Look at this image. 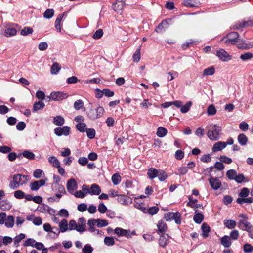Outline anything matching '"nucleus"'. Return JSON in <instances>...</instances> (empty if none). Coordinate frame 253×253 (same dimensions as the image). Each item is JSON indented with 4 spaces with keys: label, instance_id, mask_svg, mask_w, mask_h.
Returning a JSON list of instances; mask_svg holds the SVG:
<instances>
[{
    "label": "nucleus",
    "instance_id": "393cba45",
    "mask_svg": "<svg viewBox=\"0 0 253 253\" xmlns=\"http://www.w3.org/2000/svg\"><path fill=\"white\" fill-rule=\"evenodd\" d=\"M221 244L225 248H228L231 245V238L229 236L225 235L221 239Z\"/></svg>",
    "mask_w": 253,
    "mask_h": 253
},
{
    "label": "nucleus",
    "instance_id": "c85d7f7f",
    "mask_svg": "<svg viewBox=\"0 0 253 253\" xmlns=\"http://www.w3.org/2000/svg\"><path fill=\"white\" fill-rule=\"evenodd\" d=\"M53 122L56 126H62L65 123V120L61 116H56L54 118Z\"/></svg>",
    "mask_w": 253,
    "mask_h": 253
},
{
    "label": "nucleus",
    "instance_id": "5fc2aeb1",
    "mask_svg": "<svg viewBox=\"0 0 253 253\" xmlns=\"http://www.w3.org/2000/svg\"><path fill=\"white\" fill-rule=\"evenodd\" d=\"M33 32L32 28L29 27H25L21 30V34L23 36H26L32 34Z\"/></svg>",
    "mask_w": 253,
    "mask_h": 253
},
{
    "label": "nucleus",
    "instance_id": "412c9836",
    "mask_svg": "<svg viewBox=\"0 0 253 253\" xmlns=\"http://www.w3.org/2000/svg\"><path fill=\"white\" fill-rule=\"evenodd\" d=\"M101 192L100 186L96 184H93L90 188V194L91 195H98Z\"/></svg>",
    "mask_w": 253,
    "mask_h": 253
},
{
    "label": "nucleus",
    "instance_id": "09e8293b",
    "mask_svg": "<svg viewBox=\"0 0 253 253\" xmlns=\"http://www.w3.org/2000/svg\"><path fill=\"white\" fill-rule=\"evenodd\" d=\"M121 177L119 173H115L112 176V181L115 185H118L121 181Z\"/></svg>",
    "mask_w": 253,
    "mask_h": 253
},
{
    "label": "nucleus",
    "instance_id": "9d476101",
    "mask_svg": "<svg viewBox=\"0 0 253 253\" xmlns=\"http://www.w3.org/2000/svg\"><path fill=\"white\" fill-rule=\"evenodd\" d=\"M208 180L211 187L213 190H217L221 186V182L218 178L211 177Z\"/></svg>",
    "mask_w": 253,
    "mask_h": 253
},
{
    "label": "nucleus",
    "instance_id": "2eb2a0df",
    "mask_svg": "<svg viewBox=\"0 0 253 253\" xmlns=\"http://www.w3.org/2000/svg\"><path fill=\"white\" fill-rule=\"evenodd\" d=\"M77 187V183L74 179L72 178L67 181V189L71 194H73V191L76 190Z\"/></svg>",
    "mask_w": 253,
    "mask_h": 253
},
{
    "label": "nucleus",
    "instance_id": "37998d69",
    "mask_svg": "<svg viewBox=\"0 0 253 253\" xmlns=\"http://www.w3.org/2000/svg\"><path fill=\"white\" fill-rule=\"evenodd\" d=\"M215 72L214 68L212 66L206 68L203 71V76L212 75Z\"/></svg>",
    "mask_w": 253,
    "mask_h": 253
},
{
    "label": "nucleus",
    "instance_id": "e433bc0d",
    "mask_svg": "<svg viewBox=\"0 0 253 253\" xmlns=\"http://www.w3.org/2000/svg\"><path fill=\"white\" fill-rule=\"evenodd\" d=\"M61 67L60 65L57 63H54L51 67L50 72L51 74H56L60 71Z\"/></svg>",
    "mask_w": 253,
    "mask_h": 253
},
{
    "label": "nucleus",
    "instance_id": "f257e3e1",
    "mask_svg": "<svg viewBox=\"0 0 253 253\" xmlns=\"http://www.w3.org/2000/svg\"><path fill=\"white\" fill-rule=\"evenodd\" d=\"M27 176L21 174L14 175L12 177L13 180L9 183V187L12 189L18 188L20 185H23L27 183Z\"/></svg>",
    "mask_w": 253,
    "mask_h": 253
},
{
    "label": "nucleus",
    "instance_id": "4468645a",
    "mask_svg": "<svg viewBox=\"0 0 253 253\" xmlns=\"http://www.w3.org/2000/svg\"><path fill=\"white\" fill-rule=\"evenodd\" d=\"M86 230V220L84 217H81L78 219L77 224L76 231L79 232H84Z\"/></svg>",
    "mask_w": 253,
    "mask_h": 253
},
{
    "label": "nucleus",
    "instance_id": "7c9ffc66",
    "mask_svg": "<svg viewBox=\"0 0 253 253\" xmlns=\"http://www.w3.org/2000/svg\"><path fill=\"white\" fill-rule=\"evenodd\" d=\"M64 14H65V13L59 14L55 20V27L56 29L58 31H59V32H60V31H61V26H60L61 21L64 15Z\"/></svg>",
    "mask_w": 253,
    "mask_h": 253
},
{
    "label": "nucleus",
    "instance_id": "864d4df0",
    "mask_svg": "<svg viewBox=\"0 0 253 253\" xmlns=\"http://www.w3.org/2000/svg\"><path fill=\"white\" fill-rule=\"evenodd\" d=\"M84 102L81 99L77 100L74 103V107L76 110H79L81 109H82L84 107Z\"/></svg>",
    "mask_w": 253,
    "mask_h": 253
},
{
    "label": "nucleus",
    "instance_id": "0eeeda50",
    "mask_svg": "<svg viewBox=\"0 0 253 253\" xmlns=\"http://www.w3.org/2000/svg\"><path fill=\"white\" fill-rule=\"evenodd\" d=\"M54 133L58 136L62 135L68 136L70 133V128L68 126H64L63 127H57L54 130Z\"/></svg>",
    "mask_w": 253,
    "mask_h": 253
},
{
    "label": "nucleus",
    "instance_id": "6ab92c4d",
    "mask_svg": "<svg viewBox=\"0 0 253 253\" xmlns=\"http://www.w3.org/2000/svg\"><path fill=\"white\" fill-rule=\"evenodd\" d=\"M226 147L225 142L219 141L215 143L212 148L213 152L219 151L223 149Z\"/></svg>",
    "mask_w": 253,
    "mask_h": 253
},
{
    "label": "nucleus",
    "instance_id": "49530a36",
    "mask_svg": "<svg viewBox=\"0 0 253 253\" xmlns=\"http://www.w3.org/2000/svg\"><path fill=\"white\" fill-rule=\"evenodd\" d=\"M104 244L107 246H112L115 244L114 239L112 237L106 236L104 239Z\"/></svg>",
    "mask_w": 253,
    "mask_h": 253
},
{
    "label": "nucleus",
    "instance_id": "680f3d73",
    "mask_svg": "<svg viewBox=\"0 0 253 253\" xmlns=\"http://www.w3.org/2000/svg\"><path fill=\"white\" fill-rule=\"evenodd\" d=\"M16 30L14 28H9L5 30V35L7 37L14 36L16 34Z\"/></svg>",
    "mask_w": 253,
    "mask_h": 253
},
{
    "label": "nucleus",
    "instance_id": "e2e57ef3",
    "mask_svg": "<svg viewBox=\"0 0 253 253\" xmlns=\"http://www.w3.org/2000/svg\"><path fill=\"white\" fill-rule=\"evenodd\" d=\"M216 113V109L213 105H209L207 108V113L209 115H213Z\"/></svg>",
    "mask_w": 253,
    "mask_h": 253
},
{
    "label": "nucleus",
    "instance_id": "39448f33",
    "mask_svg": "<svg viewBox=\"0 0 253 253\" xmlns=\"http://www.w3.org/2000/svg\"><path fill=\"white\" fill-rule=\"evenodd\" d=\"M253 25V19H249L247 21L243 20L238 21L237 23L233 25L232 28L234 30H239L240 29L252 26Z\"/></svg>",
    "mask_w": 253,
    "mask_h": 253
},
{
    "label": "nucleus",
    "instance_id": "aec40b11",
    "mask_svg": "<svg viewBox=\"0 0 253 253\" xmlns=\"http://www.w3.org/2000/svg\"><path fill=\"white\" fill-rule=\"evenodd\" d=\"M11 203L7 200H4L0 202V208L2 211H8L11 209Z\"/></svg>",
    "mask_w": 253,
    "mask_h": 253
},
{
    "label": "nucleus",
    "instance_id": "603ef678",
    "mask_svg": "<svg viewBox=\"0 0 253 253\" xmlns=\"http://www.w3.org/2000/svg\"><path fill=\"white\" fill-rule=\"evenodd\" d=\"M250 193L249 190L248 188L244 187L241 190V192L239 193V196L241 197V198H246L248 196Z\"/></svg>",
    "mask_w": 253,
    "mask_h": 253
},
{
    "label": "nucleus",
    "instance_id": "f8f14e48",
    "mask_svg": "<svg viewBox=\"0 0 253 253\" xmlns=\"http://www.w3.org/2000/svg\"><path fill=\"white\" fill-rule=\"evenodd\" d=\"M118 202L122 205H128L132 202V199L125 195H119L117 197Z\"/></svg>",
    "mask_w": 253,
    "mask_h": 253
},
{
    "label": "nucleus",
    "instance_id": "f704fd0d",
    "mask_svg": "<svg viewBox=\"0 0 253 253\" xmlns=\"http://www.w3.org/2000/svg\"><path fill=\"white\" fill-rule=\"evenodd\" d=\"M224 225L229 229L234 228L236 225V222L235 220L229 219L224 221Z\"/></svg>",
    "mask_w": 253,
    "mask_h": 253
},
{
    "label": "nucleus",
    "instance_id": "9b49d317",
    "mask_svg": "<svg viewBox=\"0 0 253 253\" xmlns=\"http://www.w3.org/2000/svg\"><path fill=\"white\" fill-rule=\"evenodd\" d=\"M169 236L168 234H162L159 239V245L165 248L169 242Z\"/></svg>",
    "mask_w": 253,
    "mask_h": 253
},
{
    "label": "nucleus",
    "instance_id": "cd10ccee",
    "mask_svg": "<svg viewBox=\"0 0 253 253\" xmlns=\"http://www.w3.org/2000/svg\"><path fill=\"white\" fill-rule=\"evenodd\" d=\"M97 219H90L87 221V225L89 226L88 231L90 232H95L96 229L94 226L96 224Z\"/></svg>",
    "mask_w": 253,
    "mask_h": 253
},
{
    "label": "nucleus",
    "instance_id": "3c124183",
    "mask_svg": "<svg viewBox=\"0 0 253 253\" xmlns=\"http://www.w3.org/2000/svg\"><path fill=\"white\" fill-rule=\"evenodd\" d=\"M36 243L37 242L34 239L28 238L24 242L23 246L25 247L31 246L32 247H35V245L36 244Z\"/></svg>",
    "mask_w": 253,
    "mask_h": 253
},
{
    "label": "nucleus",
    "instance_id": "ea45409f",
    "mask_svg": "<svg viewBox=\"0 0 253 253\" xmlns=\"http://www.w3.org/2000/svg\"><path fill=\"white\" fill-rule=\"evenodd\" d=\"M22 155L23 157L29 160L34 159L35 156L32 152L27 150H24L22 153Z\"/></svg>",
    "mask_w": 253,
    "mask_h": 253
},
{
    "label": "nucleus",
    "instance_id": "1a4fd4ad",
    "mask_svg": "<svg viewBox=\"0 0 253 253\" xmlns=\"http://www.w3.org/2000/svg\"><path fill=\"white\" fill-rule=\"evenodd\" d=\"M216 55L224 62H227L231 59V56L223 49L217 51Z\"/></svg>",
    "mask_w": 253,
    "mask_h": 253
},
{
    "label": "nucleus",
    "instance_id": "72a5a7b5",
    "mask_svg": "<svg viewBox=\"0 0 253 253\" xmlns=\"http://www.w3.org/2000/svg\"><path fill=\"white\" fill-rule=\"evenodd\" d=\"M236 202L238 204H240V205H242L244 203L251 204L253 202V198L252 197L244 198H238L236 200Z\"/></svg>",
    "mask_w": 253,
    "mask_h": 253
},
{
    "label": "nucleus",
    "instance_id": "a19ab883",
    "mask_svg": "<svg viewBox=\"0 0 253 253\" xmlns=\"http://www.w3.org/2000/svg\"><path fill=\"white\" fill-rule=\"evenodd\" d=\"M192 102L191 101L187 102L184 105L182 104V107L180 108V111L182 113H186L188 112L192 106Z\"/></svg>",
    "mask_w": 253,
    "mask_h": 253
},
{
    "label": "nucleus",
    "instance_id": "a18cd8bd",
    "mask_svg": "<svg viewBox=\"0 0 253 253\" xmlns=\"http://www.w3.org/2000/svg\"><path fill=\"white\" fill-rule=\"evenodd\" d=\"M86 125L84 123H78L76 125V129L81 132H84L86 130Z\"/></svg>",
    "mask_w": 253,
    "mask_h": 253
},
{
    "label": "nucleus",
    "instance_id": "a878e982",
    "mask_svg": "<svg viewBox=\"0 0 253 253\" xmlns=\"http://www.w3.org/2000/svg\"><path fill=\"white\" fill-rule=\"evenodd\" d=\"M59 226L60 228V230L61 232H65L67 230H69V228L68 227V221L65 219H62L59 223Z\"/></svg>",
    "mask_w": 253,
    "mask_h": 253
},
{
    "label": "nucleus",
    "instance_id": "20e7f679",
    "mask_svg": "<svg viewBox=\"0 0 253 253\" xmlns=\"http://www.w3.org/2000/svg\"><path fill=\"white\" fill-rule=\"evenodd\" d=\"M221 131V127L217 125H214L211 129L208 131L207 136L211 140H217L219 139Z\"/></svg>",
    "mask_w": 253,
    "mask_h": 253
},
{
    "label": "nucleus",
    "instance_id": "473e14b6",
    "mask_svg": "<svg viewBox=\"0 0 253 253\" xmlns=\"http://www.w3.org/2000/svg\"><path fill=\"white\" fill-rule=\"evenodd\" d=\"M45 106L43 102L41 101L36 102L33 105V112H36L39 110L43 109Z\"/></svg>",
    "mask_w": 253,
    "mask_h": 253
},
{
    "label": "nucleus",
    "instance_id": "a211bd4d",
    "mask_svg": "<svg viewBox=\"0 0 253 253\" xmlns=\"http://www.w3.org/2000/svg\"><path fill=\"white\" fill-rule=\"evenodd\" d=\"M239 228L244 231L249 230V229L252 226V224L248 221L240 219L238 222Z\"/></svg>",
    "mask_w": 253,
    "mask_h": 253
},
{
    "label": "nucleus",
    "instance_id": "8fccbe9b",
    "mask_svg": "<svg viewBox=\"0 0 253 253\" xmlns=\"http://www.w3.org/2000/svg\"><path fill=\"white\" fill-rule=\"evenodd\" d=\"M48 161L54 167H59L58 165L60 164L58 159L53 156H50L48 158Z\"/></svg>",
    "mask_w": 253,
    "mask_h": 253
},
{
    "label": "nucleus",
    "instance_id": "69168bd1",
    "mask_svg": "<svg viewBox=\"0 0 253 253\" xmlns=\"http://www.w3.org/2000/svg\"><path fill=\"white\" fill-rule=\"evenodd\" d=\"M219 160L222 163L230 164L232 162V160L225 155H221L219 158Z\"/></svg>",
    "mask_w": 253,
    "mask_h": 253
},
{
    "label": "nucleus",
    "instance_id": "774afa93",
    "mask_svg": "<svg viewBox=\"0 0 253 253\" xmlns=\"http://www.w3.org/2000/svg\"><path fill=\"white\" fill-rule=\"evenodd\" d=\"M93 250V248L89 244H86L82 250L84 253H92Z\"/></svg>",
    "mask_w": 253,
    "mask_h": 253
},
{
    "label": "nucleus",
    "instance_id": "79ce46f5",
    "mask_svg": "<svg viewBox=\"0 0 253 253\" xmlns=\"http://www.w3.org/2000/svg\"><path fill=\"white\" fill-rule=\"evenodd\" d=\"M237 173L235 169L228 170L226 172V176L230 180H234Z\"/></svg>",
    "mask_w": 253,
    "mask_h": 253
},
{
    "label": "nucleus",
    "instance_id": "4c0bfd02",
    "mask_svg": "<svg viewBox=\"0 0 253 253\" xmlns=\"http://www.w3.org/2000/svg\"><path fill=\"white\" fill-rule=\"evenodd\" d=\"M124 6L125 5L123 4V3H120L119 1L117 0L115 3L113 4L112 5L113 9L117 12H119L120 11L122 10L123 9Z\"/></svg>",
    "mask_w": 253,
    "mask_h": 253
},
{
    "label": "nucleus",
    "instance_id": "052dcab7",
    "mask_svg": "<svg viewBox=\"0 0 253 253\" xmlns=\"http://www.w3.org/2000/svg\"><path fill=\"white\" fill-rule=\"evenodd\" d=\"M253 54L251 52H246L240 55V58L243 61L251 59L253 58Z\"/></svg>",
    "mask_w": 253,
    "mask_h": 253
},
{
    "label": "nucleus",
    "instance_id": "338daca9",
    "mask_svg": "<svg viewBox=\"0 0 253 253\" xmlns=\"http://www.w3.org/2000/svg\"><path fill=\"white\" fill-rule=\"evenodd\" d=\"M183 4L187 7H194L195 6V1L194 0H184Z\"/></svg>",
    "mask_w": 253,
    "mask_h": 253
},
{
    "label": "nucleus",
    "instance_id": "c756f323",
    "mask_svg": "<svg viewBox=\"0 0 253 253\" xmlns=\"http://www.w3.org/2000/svg\"><path fill=\"white\" fill-rule=\"evenodd\" d=\"M248 140L247 137L243 133L240 134L238 136V142L242 146L246 145Z\"/></svg>",
    "mask_w": 253,
    "mask_h": 253
},
{
    "label": "nucleus",
    "instance_id": "ddd939ff",
    "mask_svg": "<svg viewBox=\"0 0 253 253\" xmlns=\"http://www.w3.org/2000/svg\"><path fill=\"white\" fill-rule=\"evenodd\" d=\"M86 230V220L84 217H81L78 219L77 224L76 231L79 232H84Z\"/></svg>",
    "mask_w": 253,
    "mask_h": 253
},
{
    "label": "nucleus",
    "instance_id": "0e129e2a",
    "mask_svg": "<svg viewBox=\"0 0 253 253\" xmlns=\"http://www.w3.org/2000/svg\"><path fill=\"white\" fill-rule=\"evenodd\" d=\"M173 217V220H174L175 223L177 224H180L181 222V214L179 212L174 213V216Z\"/></svg>",
    "mask_w": 253,
    "mask_h": 253
},
{
    "label": "nucleus",
    "instance_id": "6e6d98bb",
    "mask_svg": "<svg viewBox=\"0 0 253 253\" xmlns=\"http://www.w3.org/2000/svg\"><path fill=\"white\" fill-rule=\"evenodd\" d=\"M159 208L157 206L151 207L147 209L146 213H148L150 215H154L158 213Z\"/></svg>",
    "mask_w": 253,
    "mask_h": 253
},
{
    "label": "nucleus",
    "instance_id": "7ed1b4c3",
    "mask_svg": "<svg viewBox=\"0 0 253 253\" xmlns=\"http://www.w3.org/2000/svg\"><path fill=\"white\" fill-rule=\"evenodd\" d=\"M104 112V109L102 107L99 106L96 109L91 108L87 113L88 117L92 120H95L101 117Z\"/></svg>",
    "mask_w": 253,
    "mask_h": 253
},
{
    "label": "nucleus",
    "instance_id": "2f4dec72",
    "mask_svg": "<svg viewBox=\"0 0 253 253\" xmlns=\"http://www.w3.org/2000/svg\"><path fill=\"white\" fill-rule=\"evenodd\" d=\"M141 57V47L138 48L132 56V59L134 62L138 63Z\"/></svg>",
    "mask_w": 253,
    "mask_h": 253
},
{
    "label": "nucleus",
    "instance_id": "b1692460",
    "mask_svg": "<svg viewBox=\"0 0 253 253\" xmlns=\"http://www.w3.org/2000/svg\"><path fill=\"white\" fill-rule=\"evenodd\" d=\"M159 170H158L157 169L153 168H151L149 169L147 172V175L149 178L151 179H153L155 177H157Z\"/></svg>",
    "mask_w": 253,
    "mask_h": 253
},
{
    "label": "nucleus",
    "instance_id": "bf43d9fd",
    "mask_svg": "<svg viewBox=\"0 0 253 253\" xmlns=\"http://www.w3.org/2000/svg\"><path fill=\"white\" fill-rule=\"evenodd\" d=\"M108 225V221L105 219H97L96 225L98 227H103Z\"/></svg>",
    "mask_w": 253,
    "mask_h": 253
},
{
    "label": "nucleus",
    "instance_id": "4be33fe9",
    "mask_svg": "<svg viewBox=\"0 0 253 253\" xmlns=\"http://www.w3.org/2000/svg\"><path fill=\"white\" fill-rule=\"evenodd\" d=\"M168 25V20L165 19L163 20L161 23L159 24V25L156 27L155 29V31L157 33H161L163 32L165 29L167 28V26Z\"/></svg>",
    "mask_w": 253,
    "mask_h": 253
},
{
    "label": "nucleus",
    "instance_id": "13d9d810",
    "mask_svg": "<svg viewBox=\"0 0 253 253\" xmlns=\"http://www.w3.org/2000/svg\"><path fill=\"white\" fill-rule=\"evenodd\" d=\"M157 177H158L159 179L161 181H163L167 178L168 176L165 171L162 170H159Z\"/></svg>",
    "mask_w": 253,
    "mask_h": 253
},
{
    "label": "nucleus",
    "instance_id": "58836bf2",
    "mask_svg": "<svg viewBox=\"0 0 253 253\" xmlns=\"http://www.w3.org/2000/svg\"><path fill=\"white\" fill-rule=\"evenodd\" d=\"M193 220L195 223L200 224L204 220V215L201 213H196Z\"/></svg>",
    "mask_w": 253,
    "mask_h": 253
},
{
    "label": "nucleus",
    "instance_id": "c03bdc74",
    "mask_svg": "<svg viewBox=\"0 0 253 253\" xmlns=\"http://www.w3.org/2000/svg\"><path fill=\"white\" fill-rule=\"evenodd\" d=\"M54 14V11L53 9H47L43 13V17L46 19L51 18Z\"/></svg>",
    "mask_w": 253,
    "mask_h": 253
},
{
    "label": "nucleus",
    "instance_id": "f03ea898",
    "mask_svg": "<svg viewBox=\"0 0 253 253\" xmlns=\"http://www.w3.org/2000/svg\"><path fill=\"white\" fill-rule=\"evenodd\" d=\"M239 41V34L236 32L229 33L226 36L223 37L221 41H224L227 45H234Z\"/></svg>",
    "mask_w": 253,
    "mask_h": 253
},
{
    "label": "nucleus",
    "instance_id": "f3484780",
    "mask_svg": "<svg viewBox=\"0 0 253 253\" xmlns=\"http://www.w3.org/2000/svg\"><path fill=\"white\" fill-rule=\"evenodd\" d=\"M157 226L158 228V230L157 231V234H165V232L167 230L168 227L167 224L164 221L162 220L159 221Z\"/></svg>",
    "mask_w": 253,
    "mask_h": 253
},
{
    "label": "nucleus",
    "instance_id": "bb28decb",
    "mask_svg": "<svg viewBox=\"0 0 253 253\" xmlns=\"http://www.w3.org/2000/svg\"><path fill=\"white\" fill-rule=\"evenodd\" d=\"M7 228H12L14 224V218L12 215L8 216L4 223Z\"/></svg>",
    "mask_w": 253,
    "mask_h": 253
},
{
    "label": "nucleus",
    "instance_id": "423d86ee",
    "mask_svg": "<svg viewBox=\"0 0 253 253\" xmlns=\"http://www.w3.org/2000/svg\"><path fill=\"white\" fill-rule=\"evenodd\" d=\"M68 94L62 92H52L51 93L50 96L48 98L53 100L59 101L67 98Z\"/></svg>",
    "mask_w": 253,
    "mask_h": 253
},
{
    "label": "nucleus",
    "instance_id": "6e6552de",
    "mask_svg": "<svg viewBox=\"0 0 253 253\" xmlns=\"http://www.w3.org/2000/svg\"><path fill=\"white\" fill-rule=\"evenodd\" d=\"M37 210L41 212H47L50 215H54L55 212L53 209L45 204H42L40 206H39Z\"/></svg>",
    "mask_w": 253,
    "mask_h": 253
},
{
    "label": "nucleus",
    "instance_id": "5701e85b",
    "mask_svg": "<svg viewBox=\"0 0 253 253\" xmlns=\"http://www.w3.org/2000/svg\"><path fill=\"white\" fill-rule=\"evenodd\" d=\"M201 230L203 232L202 236L204 238L208 237L211 230L210 226L207 223H204L201 226Z\"/></svg>",
    "mask_w": 253,
    "mask_h": 253
},
{
    "label": "nucleus",
    "instance_id": "dca6fc26",
    "mask_svg": "<svg viewBox=\"0 0 253 253\" xmlns=\"http://www.w3.org/2000/svg\"><path fill=\"white\" fill-rule=\"evenodd\" d=\"M114 232L118 236H125L127 238H131V235L129 233V231L124 229L120 227H117L114 230Z\"/></svg>",
    "mask_w": 253,
    "mask_h": 253
},
{
    "label": "nucleus",
    "instance_id": "4d7b16f0",
    "mask_svg": "<svg viewBox=\"0 0 253 253\" xmlns=\"http://www.w3.org/2000/svg\"><path fill=\"white\" fill-rule=\"evenodd\" d=\"M214 169V167L211 166L206 169H204L202 172H201V174H204L205 175H208L210 177H212L211 173L213 170Z\"/></svg>",
    "mask_w": 253,
    "mask_h": 253
},
{
    "label": "nucleus",
    "instance_id": "c9c22d12",
    "mask_svg": "<svg viewBox=\"0 0 253 253\" xmlns=\"http://www.w3.org/2000/svg\"><path fill=\"white\" fill-rule=\"evenodd\" d=\"M167 130L166 128L160 126L157 128L156 134L159 137H163L166 135Z\"/></svg>",
    "mask_w": 253,
    "mask_h": 253
},
{
    "label": "nucleus",
    "instance_id": "de8ad7c7",
    "mask_svg": "<svg viewBox=\"0 0 253 253\" xmlns=\"http://www.w3.org/2000/svg\"><path fill=\"white\" fill-rule=\"evenodd\" d=\"M85 132H86L87 136L88 138L92 139L95 138L96 132L93 128H87Z\"/></svg>",
    "mask_w": 253,
    "mask_h": 253
}]
</instances>
